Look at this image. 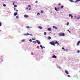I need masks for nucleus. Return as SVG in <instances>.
<instances>
[{
  "label": "nucleus",
  "instance_id": "f257e3e1",
  "mask_svg": "<svg viewBox=\"0 0 80 80\" xmlns=\"http://www.w3.org/2000/svg\"><path fill=\"white\" fill-rule=\"evenodd\" d=\"M50 43L51 45H53V46H55V44H57V45H59V43L57 41H56L55 42V41H54L50 42Z\"/></svg>",
  "mask_w": 80,
  "mask_h": 80
},
{
  "label": "nucleus",
  "instance_id": "f03ea898",
  "mask_svg": "<svg viewBox=\"0 0 80 80\" xmlns=\"http://www.w3.org/2000/svg\"><path fill=\"white\" fill-rule=\"evenodd\" d=\"M59 35L60 37H64L65 36V33H60L59 34Z\"/></svg>",
  "mask_w": 80,
  "mask_h": 80
},
{
  "label": "nucleus",
  "instance_id": "7ed1b4c3",
  "mask_svg": "<svg viewBox=\"0 0 80 80\" xmlns=\"http://www.w3.org/2000/svg\"><path fill=\"white\" fill-rule=\"evenodd\" d=\"M75 19L78 20H79V19H80V16H79L78 17H75L74 18Z\"/></svg>",
  "mask_w": 80,
  "mask_h": 80
},
{
  "label": "nucleus",
  "instance_id": "20e7f679",
  "mask_svg": "<svg viewBox=\"0 0 80 80\" xmlns=\"http://www.w3.org/2000/svg\"><path fill=\"white\" fill-rule=\"evenodd\" d=\"M25 35L27 36V35H30L31 36H32V34H29L28 33H27V34H24Z\"/></svg>",
  "mask_w": 80,
  "mask_h": 80
},
{
  "label": "nucleus",
  "instance_id": "39448f33",
  "mask_svg": "<svg viewBox=\"0 0 80 80\" xmlns=\"http://www.w3.org/2000/svg\"><path fill=\"white\" fill-rule=\"evenodd\" d=\"M69 17H71V18H72V19L73 18V16L71 14L69 15Z\"/></svg>",
  "mask_w": 80,
  "mask_h": 80
},
{
  "label": "nucleus",
  "instance_id": "423d86ee",
  "mask_svg": "<svg viewBox=\"0 0 80 80\" xmlns=\"http://www.w3.org/2000/svg\"><path fill=\"white\" fill-rule=\"evenodd\" d=\"M80 41H78V42L77 43V46H78V45H79V44H80Z\"/></svg>",
  "mask_w": 80,
  "mask_h": 80
},
{
  "label": "nucleus",
  "instance_id": "0eeeda50",
  "mask_svg": "<svg viewBox=\"0 0 80 80\" xmlns=\"http://www.w3.org/2000/svg\"><path fill=\"white\" fill-rule=\"evenodd\" d=\"M24 17L25 18H28V16L27 15H24Z\"/></svg>",
  "mask_w": 80,
  "mask_h": 80
},
{
  "label": "nucleus",
  "instance_id": "6e6552de",
  "mask_svg": "<svg viewBox=\"0 0 80 80\" xmlns=\"http://www.w3.org/2000/svg\"><path fill=\"white\" fill-rule=\"evenodd\" d=\"M48 31H49L50 32H52V29H51V28H48Z\"/></svg>",
  "mask_w": 80,
  "mask_h": 80
},
{
  "label": "nucleus",
  "instance_id": "1a4fd4ad",
  "mask_svg": "<svg viewBox=\"0 0 80 80\" xmlns=\"http://www.w3.org/2000/svg\"><path fill=\"white\" fill-rule=\"evenodd\" d=\"M65 72L66 73V74H67L68 75V74H69L67 70H65Z\"/></svg>",
  "mask_w": 80,
  "mask_h": 80
},
{
  "label": "nucleus",
  "instance_id": "9d476101",
  "mask_svg": "<svg viewBox=\"0 0 80 80\" xmlns=\"http://www.w3.org/2000/svg\"><path fill=\"white\" fill-rule=\"evenodd\" d=\"M36 42H37L38 44H39V45L40 44V41H38V40H36Z\"/></svg>",
  "mask_w": 80,
  "mask_h": 80
},
{
  "label": "nucleus",
  "instance_id": "9b49d317",
  "mask_svg": "<svg viewBox=\"0 0 80 80\" xmlns=\"http://www.w3.org/2000/svg\"><path fill=\"white\" fill-rule=\"evenodd\" d=\"M52 58H57V57H56V56L54 55V56H52Z\"/></svg>",
  "mask_w": 80,
  "mask_h": 80
},
{
  "label": "nucleus",
  "instance_id": "f8f14e48",
  "mask_svg": "<svg viewBox=\"0 0 80 80\" xmlns=\"http://www.w3.org/2000/svg\"><path fill=\"white\" fill-rule=\"evenodd\" d=\"M17 14H18L17 12H15L14 14V16H16V15H17Z\"/></svg>",
  "mask_w": 80,
  "mask_h": 80
},
{
  "label": "nucleus",
  "instance_id": "ddd939ff",
  "mask_svg": "<svg viewBox=\"0 0 80 80\" xmlns=\"http://www.w3.org/2000/svg\"><path fill=\"white\" fill-rule=\"evenodd\" d=\"M53 28H55V29H57V27H55L54 26H53Z\"/></svg>",
  "mask_w": 80,
  "mask_h": 80
},
{
  "label": "nucleus",
  "instance_id": "4468645a",
  "mask_svg": "<svg viewBox=\"0 0 80 80\" xmlns=\"http://www.w3.org/2000/svg\"><path fill=\"white\" fill-rule=\"evenodd\" d=\"M38 28H40V29H42V28H43L41 26V27L39 26Z\"/></svg>",
  "mask_w": 80,
  "mask_h": 80
},
{
  "label": "nucleus",
  "instance_id": "2eb2a0df",
  "mask_svg": "<svg viewBox=\"0 0 80 80\" xmlns=\"http://www.w3.org/2000/svg\"><path fill=\"white\" fill-rule=\"evenodd\" d=\"M25 41V39H23L21 40V42H24Z\"/></svg>",
  "mask_w": 80,
  "mask_h": 80
},
{
  "label": "nucleus",
  "instance_id": "dca6fc26",
  "mask_svg": "<svg viewBox=\"0 0 80 80\" xmlns=\"http://www.w3.org/2000/svg\"><path fill=\"white\" fill-rule=\"evenodd\" d=\"M33 43H37V42L35 41H33L32 42Z\"/></svg>",
  "mask_w": 80,
  "mask_h": 80
},
{
  "label": "nucleus",
  "instance_id": "f3484780",
  "mask_svg": "<svg viewBox=\"0 0 80 80\" xmlns=\"http://www.w3.org/2000/svg\"><path fill=\"white\" fill-rule=\"evenodd\" d=\"M44 35H47V32H44Z\"/></svg>",
  "mask_w": 80,
  "mask_h": 80
},
{
  "label": "nucleus",
  "instance_id": "a211bd4d",
  "mask_svg": "<svg viewBox=\"0 0 80 80\" xmlns=\"http://www.w3.org/2000/svg\"><path fill=\"white\" fill-rule=\"evenodd\" d=\"M40 47L41 48H42V49H43V46H42V45H40Z\"/></svg>",
  "mask_w": 80,
  "mask_h": 80
},
{
  "label": "nucleus",
  "instance_id": "6ab92c4d",
  "mask_svg": "<svg viewBox=\"0 0 80 80\" xmlns=\"http://www.w3.org/2000/svg\"><path fill=\"white\" fill-rule=\"evenodd\" d=\"M55 10L57 11V12H58V9H57L56 8H55Z\"/></svg>",
  "mask_w": 80,
  "mask_h": 80
},
{
  "label": "nucleus",
  "instance_id": "aec40b11",
  "mask_svg": "<svg viewBox=\"0 0 80 80\" xmlns=\"http://www.w3.org/2000/svg\"><path fill=\"white\" fill-rule=\"evenodd\" d=\"M52 38H51V37H49L48 38V40H50V39H51Z\"/></svg>",
  "mask_w": 80,
  "mask_h": 80
},
{
  "label": "nucleus",
  "instance_id": "412c9836",
  "mask_svg": "<svg viewBox=\"0 0 80 80\" xmlns=\"http://www.w3.org/2000/svg\"><path fill=\"white\" fill-rule=\"evenodd\" d=\"M64 6H62L61 7V8H63L64 7Z\"/></svg>",
  "mask_w": 80,
  "mask_h": 80
},
{
  "label": "nucleus",
  "instance_id": "4be33fe9",
  "mask_svg": "<svg viewBox=\"0 0 80 80\" xmlns=\"http://www.w3.org/2000/svg\"><path fill=\"white\" fill-rule=\"evenodd\" d=\"M41 12L42 13H44V12L43 11H41Z\"/></svg>",
  "mask_w": 80,
  "mask_h": 80
},
{
  "label": "nucleus",
  "instance_id": "5701e85b",
  "mask_svg": "<svg viewBox=\"0 0 80 80\" xmlns=\"http://www.w3.org/2000/svg\"><path fill=\"white\" fill-rule=\"evenodd\" d=\"M3 7H6V5L5 4H4L3 5Z\"/></svg>",
  "mask_w": 80,
  "mask_h": 80
},
{
  "label": "nucleus",
  "instance_id": "b1692460",
  "mask_svg": "<svg viewBox=\"0 0 80 80\" xmlns=\"http://www.w3.org/2000/svg\"><path fill=\"white\" fill-rule=\"evenodd\" d=\"M29 42H32V39H30L29 40Z\"/></svg>",
  "mask_w": 80,
  "mask_h": 80
},
{
  "label": "nucleus",
  "instance_id": "393cba45",
  "mask_svg": "<svg viewBox=\"0 0 80 80\" xmlns=\"http://www.w3.org/2000/svg\"><path fill=\"white\" fill-rule=\"evenodd\" d=\"M16 18H18V16H17Z\"/></svg>",
  "mask_w": 80,
  "mask_h": 80
},
{
  "label": "nucleus",
  "instance_id": "a878e982",
  "mask_svg": "<svg viewBox=\"0 0 80 80\" xmlns=\"http://www.w3.org/2000/svg\"><path fill=\"white\" fill-rule=\"evenodd\" d=\"M69 25V22H67V26L68 25Z\"/></svg>",
  "mask_w": 80,
  "mask_h": 80
},
{
  "label": "nucleus",
  "instance_id": "bb28decb",
  "mask_svg": "<svg viewBox=\"0 0 80 80\" xmlns=\"http://www.w3.org/2000/svg\"><path fill=\"white\" fill-rule=\"evenodd\" d=\"M2 26V23H1V22H0V27H1Z\"/></svg>",
  "mask_w": 80,
  "mask_h": 80
},
{
  "label": "nucleus",
  "instance_id": "cd10ccee",
  "mask_svg": "<svg viewBox=\"0 0 80 80\" xmlns=\"http://www.w3.org/2000/svg\"><path fill=\"white\" fill-rule=\"evenodd\" d=\"M68 51V50L67 49H64V51Z\"/></svg>",
  "mask_w": 80,
  "mask_h": 80
},
{
  "label": "nucleus",
  "instance_id": "c85d7f7f",
  "mask_svg": "<svg viewBox=\"0 0 80 80\" xmlns=\"http://www.w3.org/2000/svg\"><path fill=\"white\" fill-rule=\"evenodd\" d=\"M32 40H35V38H32Z\"/></svg>",
  "mask_w": 80,
  "mask_h": 80
},
{
  "label": "nucleus",
  "instance_id": "c756f323",
  "mask_svg": "<svg viewBox=\"0 0 80 80\" xmlns=\"http://www.w3.org/2000/svg\"><path fill=\"white\" fill-rule=\"evenodd\" d=\"M70 2H74V1H73L72 0H71Z\"/></svg>",
  "mask_w": 80,
  "mask_h": 80
},
{
  "label": "nucleus",
  "instance_id": "7c9ffc66",
  "mask_svg": "<svg viewBox=\"0 0 80 80\" xmlns=\"http://www.w3.org/2000/svg\"><path fill=\"white\" fill-rule=\"evenodd\" d=\"M14 7H17V6L14 5Z\"/></svg>",
  "mask_w": 80,
  "mask_h": 80
},
{
  "label": "nucleus",
  "instance_id": "2f4dec72",
  "mask_svg": "<svg viewBox=\"0 0 80 80\" xmlns=\"http://www.w3.org/2000/svg\"><path fill=\"white\" fill-rule=\"evenodd\" d=\"M27 28H30V27H28V26H27Z\"/></svg>",
  "mask_w": 80,
  "mask_h": 80
},
{
  "label": "nucleus",
  "instance_id": "473e14b6",
  "mask_svg": "<svg viewBox=\"0 0 80 80\" xmlns=\"http://www.w3.org/2000/svg\"><path fill=\"white\" fill-rule=\"evenodd\" d=\"M36 3H38V1H36L35 2Z\"/></svg>",
  "mask_w": 80,
  "mask_h": 80
},
{
  "label": "nucleus",
  "instance_id": "72a5a7b5",
  "mask_svg": "<svg viewBox=\"0 0 80 80\" xmlns=\"http://www.w3.org/2000/svg\"><path fill=\"white\" fill-rule=\"evenodd\" d=\"M28 7H31V6L30 5H28Z\"/></svg>",
  "mask_w": 80,
  "mask_h": 80
},
{
  "label": "nucleus",
  "instance_id": "f704fd0d",
  "mask_svg": "<svg viewBox=\"0 0 80 80\" xmlns=\"http://www.w3.org/2000/svg\"><path fill=\"white\" fill-rule=\"evenodd\" d=\"M15 2H13L12 5H15Z\"/></svg>",
  "mask_w": 80,
  "mask_h": 80
},
{
  "label": "nucleus",
  "instance_id": "c9c22d12",
  "mask_svg": "<svg viewBox=\"0 0 80 80\" xmlns=\"http://www.w3.org/2000/svg\"><path fill=\"white\" fill-rule=\"evenodd\" d=\"M37 15H40V13H38L37 14Z\"/></svg>",
  "mask_w": 80,
  "mask_h": 80
},
{
  "label": "nucleus",
  "instance_id": "e433bc0d",
  "mask_svg": "<svg viewBox=\"0 0 80 80\" xmlns=\"http://www.w3.org/2000/svg\"><path fill=\"white\" fill-rule=\"evenodd\" d=\"M78 2V0H77L75 2V3H76Z\"/></svg>",
  "mask_w": 80,
  "mask_h": 80
},
{
  "label": "nucleus",
  "instance_id": "4c0bfd02",
  "mask_svg": "<svg viewBox=\"0 0 80 80\" xmlns=\"http://www.w3.org/2000/svg\"><path fill=\"white\" fill-rule=\"evenodd\" d=\"M78 53H79V52H80V51L78 50Z\"/></svg>",
  "mask_w": 80,
  "mask_h": 80
},
{
  "label": "nucleus",
  "instance_id": "58836bf2",
  "mask_svg": "<svg viewBox=\"0 0 80 80\" xmlns=\"http://www.w3.org/2000/svg\"><path fill=\"white\" fill-rule=\"evenodd\" d=\"M61 5V4H60V3H59V4H58V5L59 6H60V5Z\"/></svg>",
  "mask_w": 80,
  "mask_h": 80
},
{
  "label": "nucleus",
  "instance_id": "ea45409f",
  "mask_svg": "<svg viewBox=\"0 0 80 80\" xmlns=\"http://www.w3.org/2000/svg\"><path fill=\"white\" fill-rule=\"evenodd\" d=\"M68 77H70V76L68 75Z\"/></svg>",
  "mask_w": 80,
  "mask_h": 80
},
{
  "label": "nucleus",
  "instance_id": "a19ab883",
  "mask_svg": "<svg viewBox=\"0 0 80 80\" xmlns=\"http://www.w3.org/2000/svg\"><path fill=\"white\" fill-rule=\"evenodd\" d=\"M26 10H28V8H26Z\"/></svg>",
  "mask_w": 80,
  "mask_h": 80
},
{
  "label": "nucleus",
  "instance_id": "79ce46f5",
  "mask_svg": "<svg viewBox=\"0 0 80 80\" xmlns=\"http://www.w3.org/2000/svg\"><path fill=\"white\" fill-rule=\"evenodd\" d=\"M15 11H16V12H18V10H17V9H16L15 10Z\"/></svg>",
  "mask_w": 80,
  "mask_h": 80
},
{
  "label": "nucleus",
  "instance_id": "37998d69",
  "mask_svg": "<svg viewBox=\"0 0 80 80\" xmlns=\"http://www.w3.org/2000/svg\"><path fill=\"white\" fill-rule=\"evenodd\" d=\"M62 49H64V48L62 47Z\"/></svg>",
  "mask_w": 80,
  "mask_h": 80
},
{
  "label": "nucleus",
  "instance_id": "c03bdc74",
  "mask_svg": "<svg viewBox=\"0 0 80 80\" xmlns=\"http://www.w3.org/2000/svg\"><path fill=\"white\" fill-rule=\"evenodd\" d=\"M16 9H15V8H14V10L15 11V10H16Z\"/></svg>",
  "mask_w": 80,
  "mask_h": 80
},
{
  "label": "nucleus",
  "instance_id": "a18cd8bd",
  "mask_svg": "<svg viewBox=\"0 0 80 80\" xmlns=\"http://www.w3.org/2000/svg\"><path fill=\"white\" fill-rule=\"evenodd\" d=\"M78 0V2H80V0Z\"/></svg>",
  "mask_w": 80,
  "mask_h": 80
},
{
  "label": "nucleus",
  "instance_id": "49530a36",
  "mask_svg": "<svg viewBox=\"0 0 80 80\" xmlns=\"http://www.w3.org/2000/svg\"><path fill=\"white\" fill-rule=\"evenodd\" d=\"M31 10V8H29V10Z\"/></svg>",
  "mask_w": 80,
  "mask_h": 80
},
{
  "label": "nucleus",
  "instance_id": "de8ad7c7",
  "mask_svg": "<svg viewBox=\"0 0 80 80\" xmlns=\"http://www.w3.org/2000/svg\"><path fill=\"white\" fill-rule=\"evenodd\" d=\"M68 32H70V31H69L68 30Z\"/></svg>",
  "mask_w": 80,
  "mask_h": 80
},
{
  "label": "nucleus",
  "instance_id": "09e8293b",
  "mask_svg": "<svg viewBox=\"0 0 80 80\" xmlns=\"http://www.w3.org/2000/svg\"><path fill=\"white\" fill-rule=\"evenodd\" d=\"M59 68H60V67H59Z\"/></svg>",
  "mask_w": 80,
  "mask_h": 80
},
{
  "label": "nucleus",
  "instance_id": "8fccbe9b",
  "mask_svg": "<svg viewBox=\"0 0 80 80\" xmlns=\"http://www.w3.org/2000/svg\"><path fill=\"white\" fill-rule=\"evenodd\" d=\"M69 33H71V32H70V31L69 32Z\"/></svg>",
  "mask_w": 80,
  "mask_h": 80
},
{
  "label": "nucleus",
  "instance_id": "3c124183",
  "mask_svg": "<svg viewBox=\"0 0 80 80\" xmlns=\"http://www.w3.org/2000/svg\"><path fill=\"white\" fill-rule=\"evenodd\" d=\"M43 47V48H45L44 47Z\"/></svg>",
  "mask_w": 80,
  "mask_h": 80
},
{
  "label": "nucleus",
  "instance_id": "603ef678",
  "mask_svg": "<svg viewBox=\"0 0 80 80\" xmlns=\"http://www.w3.org/2000/svg\"><path fill=\"white\" fill-rule=\"evenodd\" d=\"M0 32H1V30L0 29Z\"/></svg>",
  "mask_w": 80,
  "mask_h": 80
}]
</instances>
